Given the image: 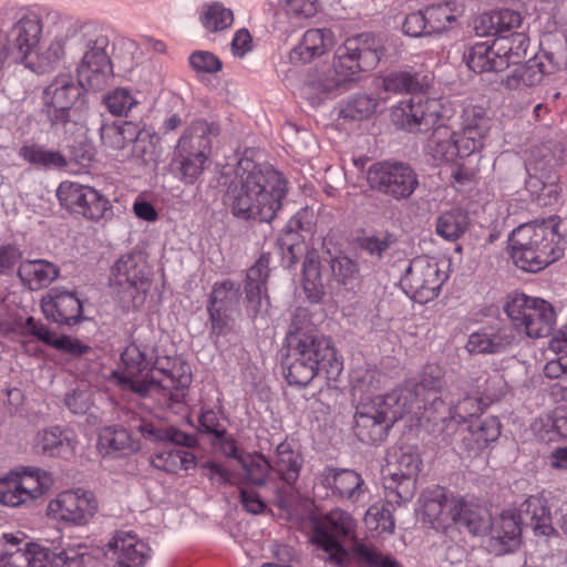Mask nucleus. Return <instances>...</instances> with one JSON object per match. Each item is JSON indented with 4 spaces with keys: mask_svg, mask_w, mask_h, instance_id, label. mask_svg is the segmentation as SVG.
<instances>
[{
    "mask_svg": "<svg viewBox=\"0 0 567 567\" xmlns=\"http://www.w3.org/2000/svg\"><path fill=\"white\" fill-rule=\"evenodd\" d=\"M322 482L340 498L349 499L354 495V472L351 470L329 468Z\"/></svg>",
    "mask_w": 567,
    "mask_h": 567,
    "instance_id": "obj_55",
    "label": "nucleus"
},
{
    "mask_svg": "<svg viewBox=\"0 0 567 567\" xmlns=\"http://www.w3.org/2000/svg\"><path fill=\"white\" fill-rule=\"evenodd\" d=\"M333 45V33L330 29H309L300 43L290 52L291 61L309 63L322 56Z\"/></svg>",
    "mask_w": 567,
    "mask_h": 567,
    "instance_id": "obj_38",
    "label": "nucleus"
},
{
    "mask_svg": "<svg viewBox=\"0 0 567 567\" xmlns=\"http://www.w3.org/2000/svg\"><path fill=\"white\" fill-rule=\"evenodd\" d=\"M487 550L502 556L513 553L520 545L523 528L516 518L515 511H504L502 514L488 522Z\"/></svg>",
    "mask_w": 567,
    "mask_h": 567,
    "instance_id": "obj_25",
    "label": "nucleus"
},
{
    "mask_svg": "<svg viewBox=\"0 0 567 567\" xmlns=\"http://www.w3.org/2000/svg\"><path fill=\"white\" fill-rule=\"evenodd\" d=\"M468 226V215L462 209L454 208L439 215L435 233L447 241H455L466 233Z\"/></svg>",
    "mask_w": 567,
    "mask_h": 567,
    "instance_id": "obj_48",
    "label": "nucleus"
},
{
    "mask_svg": "<svg viewBox=\"0 0 567 567\" xmlns=\"http://www.w3.org/2000/svg\"><path fill=\"white\" fill-rule=\"evenodd\" d=\"M289 349H293L296 354L310 357L312 361H319L318 367L323 371L328 384L338 388L339 378L343 370V363L338 358L337 351L329 338L324 337L310 323H305L295 317L286 336Z\"/></svg>",
    "mask_w": 567,
    "mask_h": 567,
    "instance_id": "obj_9",
    "label": "nucleus"
},
{
    "mask_svg": "<svg viewBox=\"0 0 567 567\" xmlns=\"http://www.w3.org/2000/svg\"><path fill=\"white\" fill-rule=\"evenodd\" d=\"M123 372L118 378L124 389L141 398H153L162 408L173 410L185 402L193 382L190 365L175 359L168 368L158 367L155 347L130 343L121 353Z\"/></svg>",
    "mask_w": 567,
    "mask_h": 567,
    "instance_id": "obj_3",
    "label": "nucleus"
},
{
    "mask_svg": "<svg viewBox=\"0 0 567 567\" xmlns=\"http://www.w3.org/2000/svg\"><path fill=\"white\" fill-rule=\"evenodd\" d=\"M81 53L76 66V82L70 74H60L43 90L42 113L53 128H63L74 123V104L86 91H102L113 76L109 35L97 28H85L75 33L68 45Z\"/></svg>",
    "mask_w": 567,
    "mask_h": 567,
    "instance_id": "obj_2",
    "label": "nucleus"
},
{
    "mask_svg": "<svg viewBox=\"0 0 567 567\" xmlns=\"http://www.w3.org/2000/svg\"><path fill=\"white\" fill-rule=\"evenodd\" d=\"M463 60L475 73L501 72L507 69V60L496 51V39L492 43H474L464 52Z\"/></svg>",
    "mask_w": 567,
    "mask_h": 567,
    "instance_id": "obj_36",
    "label": "nucleus"
},
{
    "mask_svg": "<svg viewBox=\"0 0 567 567\" xmlns=\"http://www.w3.org/2000/svg\"><path fill=\"white\" fill-rule=\"evenodd\" d=\"M239 297V284L230 279L217 281L212 288L207 307H214L217 310L233 312L238 305Z\"/></svg>",
    "mask_w": 567,
    "mask_h": 567,
    "instance_id": "obj_53",
    "label": "nucleus"
},
{
    "mask_svg": "<svg viewBox=\"0 0 567 567\" xmlns=\"http://www.w3.org/2000/svg\"><path fill=\"white\" fill-rule=\"evenodd\" d=\"M239 464L248 483L256 486L266 484L269 471L271 470V463L262 454L255 453L254 455H248L240 458Z\"/></svg>",
    "mask_w": 567,
    "mask_h": 567,
    "instance_id": "obj_57",
    "label": "nucleus"
},
{
    "mask_svg": "<svg viewBox=\"0 0 567 567\" xmlns=\"http://www.w3.org/2000/svg\"><path fill=\"white\" fill-rule=\"evenodd\" d=\"M369 187L396 202L409 199L420 186L419 175L408 163L382 161L372 164L365 173Z\"/></svg>",
    "mask_w": 567,
    "mask_h": 567,
    "instance_id": "obj_15",
    "label": "nucleus"
},
{
    "mask_svg": "<svg viewBox=\"0 0 567 567\" xmlns=\"http://www.w3.org/2000/svg\"><path fill=\"white\" fill-rule=\"evenodd\" d=\"M433 75L424 70H400L388 73L381 79L385 92L416 94L432 84Z\"/></svg>",
    "mask_w": 567,
    "mask_h": 567,
    "instance_id": "obj_35",
    "label": "nucleus"
},
{
    "mask_svg": "<svg viewBox=\"0 0 567 567\" xmlns=\"http://www.w3.org/2000/svg\"><path fill=\"white\" fill-rule=\"evenodd\" d=\"M95 156L94 146L86 140H75L72 144L68 145V168L75 165L80 168L90 167Z\"/></svg>",
    "mask_w": 567,
    "mask_h": 567,
    "instance_id": "obj_60",
    "label": "nucleus"
},
{
    "mask_svg": "<svg viewBox=\"0 0 567 567\" xmlns=\"http://www.w3.org/2000/svg\"><path fill=\"white\" fill-rule=\"evenodd\" d=\"M564 157L563 145L555 141H547L532 148L525 163V188L538 205L547 206L557 202L560 188L556 167L564 163Z\"/></svg>",
    "mask_w": 567,
    "mask_h": 567,
    "instance_id": "obj_7",
    "label": "nucleus"
},
{
    "mask_svg": "<svg viewBox=\"0 0 567 567\" xmlns=\"http://www.w3.org/2000/svg\"><path fill=\"white\" fill-rule=\"evenodd\" d=\"M62 208L87 220H110L114 216L109 198L89 185L64 181L56 188Z\"/></svg>",
    "mask_w": 567,
    "mask_h": 567,
    "instance_id": "obj_17",
    "label": "nucleus"
},
{
    "mask_svg": "<svg viewBox=\"0 0 567 567\" xmlns=\"http://www.w3.org/2000/svg\"><path fill=\"white\" fill-rule=\"evenodd\" d=\"M480 388L482 389V396L493 403L499 401L506 394L507 382L499 371H493L485 378L484 384Z\"/></svg>",
    "mask_w": 567,
    "mask_h": 567,
    "instance_id": "obj_63",
    "label": "nucleus"
},
{
    "mask_svg": "<svg viewBox=\"0 0 567 567\" xmlns=\"http://www.w3.org/2000/svg\"><path fill=\"white\" fill-rule=\"evenodd\" d=\"M302 239L301 235L288 234V230L280 231L277 239V247L282 255V265L285 268H290L296 262V248L300 245Z\"/></svg>",
    "mask_w": 567,
    "mask_h": 567,
    "instance_id": "obj_64",
    "label": "nucleus"
},
{
    "mask_svg": "<svg viewBox=\"0 0 567 567\" xmlns=\"http://www.w3.org/2000/svg\"><path fill=\"white\" fill-rule=\"evenodd\" d=\"M319 361H312L305 354H296L293 349L288 348V355L282 362L285 377L290 385L306 386L315 377L323 375L318 367Z\"/></svg>",
    "mask_w": 567,
    "mask_h": 567,
    "instance_id": "obj_39",
    "label": "nucleus"
},
{
    "mask_svg": "<svg viewBox=\"0 0 567 567\" xmlns=\"http://www.w3.org/2000/svg\"><path fill=\"white\" fill-rule=\"evenodd\" d=\"M440 375L424 372L420 381H408L384 395L375 396L369 404L357 405V439L368 444H379L389 434L394 423L404 415L445 421L463 417L465 405L476 406V399L466 396L454 404L442 390Z\"/></svg>",
    "mask_w": 567,
    "mask_h": 567,
    "instance_id": "obj_1",
    "label": "nucleus"
},
{
    "mask_svg": "<svg viewBox=\"0 0 567 567\" xmlns=\"http://www.w3.org/2000/svg\"><path fill=\"white\" fill-rule=\"evenodd\" d=\"M302 288L310 303H320L324 296L321 260L316 250L306 254L302 262Z\"/></svg>",
    "mask_w": 567,
    "mask_h": 567,
    "instance_id": "obj_41",
    "label": "nucleus"
},
{
    "mask_svg": "<svg viewBox=\"0 0 567 567\" xmlns=\"http://www.w3.org/2000/svg\"><path fill=\"white\" fill-rule=\"evenodd\" d=\"M286 195L287 181L280 172L270 165L241 158L223 202L238 220L270 224L281 209Z\"/></svg>",
    "mask_w": 567,
    "mask_h": 567,
    "instance_id": "obj_4",
    "label": "nucleus"
},
{
    "mask_svg": "<svg viewBox=\"0 0 567 567\" xmlns=\"http://www.w3.org/2000/svg\"><path fill=\"white\" fill-rule=\"evenodd\" d=\"M9 546L0 554V567H82L84 564L85 546L79 545L61 550L25 542L18 535L3 534Z\"/></svg>",
    "mask_w": 567,
    "mask_h": 567,
    "instance_id": "obj_8",
    "label": "nucleus"
},
{
    "mask_svg": "<svg viewBox=\"0 0 567 567\" xmlns=\"http://www.w3.org/2000/svg\"><path fill=\"white\" fill-rule=\"evenodd\" d=\"M529 45V39L524 32L514 31L506 37L496 39V51L509 65H517L525 58Z\"/></svg>",
    "mask_w": 567,
    "mask_h": 567,
    "instance_id": "obj_54",
    "label": "nucleus"
},
{
    "mask_svg": "<svg viewBox=\"0 0 567 567\" xmlns=\"http://www.w3.org/2000/svg\"><path fill=\"white\" fill-rule=\"evenodd\" d=\"M455 7V1H444L429 4L423 9L431 35L442 33L452 27L456 21Z\"/></svg>",
    "mask_w": 567,
    "mask_h": 567,
    "instance_id": "obj_50",
    "label": "nucleus"
},
{
    "mask_svg": "<svg viewBox=\"0 0 567 567\" xmlns=\"http://www.w3.org/2000/svg\"><path fill=\"white\" fill-rule=\"evenodd\" d=\"M78 440L70 429L51 426L37 436V447L42 455L69 460L75 455Z\"/></svg>",
    "mask_w": 567,
    "mask_h": 567,
    "instance_id": "obj_33",
    "label": "nucleus"
},
{
    "mask_svg": "<svg viewBox=\"0 0 567 567\" xmlns=\"http://www.w3.org/2000/svg\"><path fill=\"white\" fill-rule=\"evenodd\" d=\"M97 512V501L93 493L78 488L64 491L48 505V514L68 524L85 525Z\"/></svg>",
    "mask_w": 567,
    "mask_h": 567,
    "instance_id": "obj_21",
    "label": "nucleus"
},
{
    "mask_svg": "<svg viewBox=\"0 0 567 567\" xmlns=\"http://www.w3.org/2000/svg\"><path fill=\"white\" fill-rule=\"evenodd\" d=\"M394 244H396V237L389 231H377L357 237V247L377 259H381Z\"/></svg>",
    "mask_w": 567,
    "mask_h": 567,
    "instance_id": "obj_56",
    "label": "nucleus"
},
{
    "mask_svg": "<svg viewBox=\"0 0 567 567\" xmlns=\"http://www.w3.org/2000/svg\"><path fill=\"white\" fill-rule=\"evenodd\" d=\"M22 257L23 250L17 243L0 244V277H11Z\"/></svg>",
    "mask_w": 567,
    "mask_h": 567,
    "instance_id": "obj_62",
    "label": "nucleus"
},
{
    "mask_svg": "<svg viewBox=\"0 0 567 567\" xmlns=\"http://www.w3.org/2000/svg\"><path fill=\"white\" fill-rule=\"evenodd\" d=\"M209 159L174 150L171 163L174 175L185 185H194L203 175Z\"/></svg>",
    "mask_w": 567,
    "mask_h": 567,
    "instance_id": "obj_46",
    "label": "nucleus"
},
{
    "mask_svg": "<svg viewBox=\"0 0 567 567\" xmlns=\"http://www.w3.org/2000/svg\"><path fill=\"white\" fill-rule=\"evenodd\" d=\"M357 567H403L390 553L357 537Z\"/></svg>",
    "mask_w": 567,
    "mask_h": 567,
    "instance_id": "obj_52",
    "label": "nucleus"
},
{
    "mask_svg": "<svg viewBox=\"0 0 567 567\" xmlns=\"http://www.w3.org/2000/svg\"><path fill=\"white\" fill-rule=\"evenodd\" d=\"M217 134L218 127L214 123L202 118L195 120L184 130L175 150L209 159L213 136Z\"/></svg>",
    "mask_w": 567,
    "mask_h": 567,
    "instance_id": "obj_29",
    "label": "nucleus"
},
{
    "mask_svg": "<svg viewBox=\"0 0 567 567\" xmlns=\"http://www.w3.org/2000/svg\"><path fill=\"white\" fill-rule=\"evenodd\" d=\"M446 278L434 258L419 256L409 262L400 285L412 300L426 303L437 297Z\"/></svg>",
    "mask_w": 567,
    "mask_h": 567,
    "instance_id": "obj_18",
    "label": "nucleus"
},
{
    "mask_svg": "<svg viewBox=\"0 0 567 567\" xmlns=\"http://www.w3.org/2000/svg\"><path fill=\"white\" fill-rule=\"evenodd\" d=\"M504 311L515 330L522 329L533 339L549 336L556 322V313L549 302L525 293L511 296L504 306Z\"/></svg>",
    "mask_w": 567,
    "mask_h": 567,
    "instance_id": "obj_14",
    "label": "nucleus"
},
{
    "mask_svg": "<svg viewBox=\"0 0 567 567\" xmlns=\"http://www.w3.org/2000/svg\"><path fill=\"white\" fill-rule=\"evenodd\" d=\"M103 103L111 114L123 116L127 115L140 101L133 95L131 90L117 87L104 96Z\"/></svg>",
    "mask_w": 567,
    "mask_h": 567,
    "instance_id": "obj_59",
    "label": "nucleus"
},
{
    "mask_svg": "<svg viewBox=\"0 0 567 567\" xmlns=\"http://www.w3.org/2000/svg\"><path fill=\"white\" fill-rule=\"evenodd\" d=\"M19 156L25 162L44 169H66L65 155L59 151L47 150L37 144L23 145L19 148Z\"/></svg>",
    "mask_w": 567,
    "mask_h": 567,
    "instance_id": "obj_47",
    "label": "nucleus"
},
{
    "mask_svg": "<svg viewBox=\"0 0 567 567\" xmlns=\"http://www.w3.org/2000/svg\"><path fill=\"white\" fill-rule=\"evenodd\" d=\"M489 118L481 106L464 110L462 128L453 132L458 148V158L468 157L480 152L489 131Z\"/></svg>",
    "mask_w": 567,
    "mask_h": 567,
    "instance_id": "obj_23",
    "label": "nucleus"
},
{
    "mask_svg": "<svg viewBox=\"0 0 567 567\" xmlns=\"http://www.w3.org/2000/svg\"><path fill=\"white\" fill-rule=\"evenodd\" d=\"M52 477L39 467H24L0 478V503L17 507L34 501L50 489Z\"/></svg>",
    "mask_w": 567,
    "mask_h": 567,
    "instance_id": "obj_19",
    "label": "nucleus"
},
{
    "mask_svg": "<svg viewBox=\"0 0 567 567\" xmlns=\"http://www.w3.org/2000/svg\"><path fill=\"white\" fill-rule=\"evenodd\" d=\"M383 54L384 45L380 37L373 33L357 34V71L375 69Z\"/></svg>",
    "mask_w": 567,
    "mask_h": 567,
    "instance_id": "obj_44",
    "label": "nucleus"
},
{
    "mask_svg": "<svg viewBox=\"0 0 567 567\" xmlns=\"http://www.w3.org/2000/svg\"><path fill=\"white\" fill-rule=\"evenodd\" d=\"M523 530L530 529L535 536L549 537L556 534L547 499L540 495L528 496L516 512Z\"/></svg>",
    "mask_w": 567,
    "mask_h": 567,
    "instance_id": "obj_28",
    "label": "nucleus"
},
{
    "mask_svg": "<svg viewBox=\"0 0 567 567\" xmlns=\"http://www.w3.org/2000/svg\"><path fill=\"white\" fill-rule=\"evenodd\" d=\"M452 107L443 99L413 95L391 109V122L396 128L409 133L427 132L439 122L452 115Z\"/></svg>",
    "mask_w": 567,
    "mask_h": 567,
    "instance_id": "obj_12",
    "label": "nucleus"
},
{
    "mask_svg": "<svg viewBox=\"0 0 567 567\" xmlns=\"http://www.w3.org/2000/svg\"><path fill=\"white\" fill-rule=\"evenodd\" d=\"M146 261L141 252L121 256L111 268L110 284L123 308H138L150 287Z\"/></svg>",
    "mask_w": 567,
    "mask_h": 567,
    "instance_id": "obj_13",
    "label": "nucleus"
},
{
    "mask_svg": "<svg viewBox=\"0 0 567 567\" xmlns=\"http://www.w3.org/2000/svg\"><path fill=\"white\" fill-rule=\"evenodd\" d=\"M354 81V38L347 37L333 55L332 68L323 79L316 82L321 92L348 89Z\"/></svg>",
    "mask_w": 567,
    "mask_h": 567,
    "instance_id": "obj_26",
    "label": "nucleus"
},
{
    "mask_svg": "<svg viewBox=\"0 0 567 567\" xmlns=\"http://www.w3.org/2000/svg\"><path fill=\"white\" fill-rule=\"evenodd\" d=\"M546 66L544 61L529 60L526 64L516 66L507 76L502 81V84L508 90H522L524 87H532L539 84L545 74L555 72Z\"/></svg>",
    "mask_w": 567,
    "mask_h": 567,
    "instance_id": "obj_40",
    "label": "nucleus"
},
{
    "mask_svg": "<svg viewBox=\"0 0 567 567\" xmlns=\"http://www.w3.org/2000/svg\"><path fill=\"white\" fill-rule=\"evenodd\" d=\"M422 464L417 446L402 445L388 452L383 485L389 503L400 505L413 498Z\"/></svg>",
    "mask_w": 567,
    "mask_h": 567,
    "instance_id": "obj_10",
    "label": "nucleus"
},
{
    "mask_svg": "<svg viewBox=\"0 0 567 567\" xmlns=\"http://www.w3.org/2000/svg\"><path fill=\"white\" fill-rule=\"evenodd\" d=\"M271 259V252L264 251L246 271L244 280L246 312L252 320L265 319L269 311L268 278Z\"/></svg>",
    "mask_w": 567,
    "mask_h": 567,
    "instance_id": "obj_20",
    "label": "nucleus"
},
{
    "mask_svg": "<svg viewBox=\"0 0 567 567\" xmlns=\"http://www.w3.org/2000/svg\"><path fill=\"white\" fill-rule=\"evenodd\" d=\"M118 567H142L150 558V547L132 532L118 530L109 542Z\"/></svg>",
    "mask_w": 567,
    "mask_h": 567,
    "instance_id": "obj_32",
    "label": "nucleus"
},
{
    "mask_svg": "<svg viewBox=\"0 0 567 567\" xmlns=\"http://www.w3.org/2000/svg\"><path fill=\"white\" fill-rule=\"evenodd\" d=\"M326 261L330 266L332 279L352 290L354 282V238L351 226L338 224L322 239Z\"/></svg>",
    "mask_w": 567,
    "mask_h": 567,
    "instance_id": "obj_16",
    "label": "nucleus"
},
{
    "mask_svg": "<svg viewBox=\"0 0 567 567\" xmlns=\"http://www.w3.org/2000/svg\"><path fill=\"white\" fill-rule=\"evenodd\" d=\"M136 429L144 440L154 444H174L185 447L198 445L195 434L185 433L173 425H166L158 421L142 420Z\"/></svg>",
    "mask_w": 567,
    "mask_h": 567,
    "instance_id": "obj_34",
    "label": "nucleus"
},
{
    "mask_svg": "<svg viewBox=\"0 0 567 567\" xmlns=\"http://www.w3.org/2000/svg\"><path fill=\"white\" fill-rule=\"evenodd\" d=\"M99 443L107 455H126L140 450L138 441H135L126 429L117 425L105 426L100 433Z\"/></svg>",
    "mask_w": 567,
    "mask_h": 567,
    "instance_id": "obj_45",
    "label": "nucleus"
},
{
    "mask_svg": "<svg viewBox=\"0 0 567 567\" xmlns=\"http://www.w3.org/2000/svg\"><path fill=\"white\" fill-rule=\"evenodd\" d=\"M443 122L435 125L427 142V152L439 163H453L458 158V148L453 132Z\"/></svg>",
    "mask_w": 567,
    "mask_h": 567,
    "instance_id": "obj_42",
    "label": "nucleus"
},
{
    "mask_svg": "<svg viewBox=\"0 0 567 567\" xmlns=\"http://www.w3.org/2000/svg\"><path fill=\"white\" fill-rule=\"evenodd\" d=\"M364 526L371 536L391 535L395 529V519L389 506L383 503L371 505L363 518Z\"/></svg>",
    "mask_w": 567,
    "mask_h": 567,
    "instance_id": "obj_51",
    "label": "nucleus"
},
{
    "mask_svg": "<svg viewBox=\"0 0 567 567\" xmlns=\"http://www.w3.org/2000/svg\"><path fill=\"white\" fill-rule=\"evenodd\" d=\"M44 317L60 327H73L85 320L83 302L75 290L55 286L41 299Z\"/></svg>",
    "mask_w": 567,
    "mask_h": 567,
    "instance_id": "obj_22",
    "label": "nucleus"
},
{
    "mask_svg": "<svg viewBox=\"0 0 567 567\" xmlns=\"http://www.w3.org/2000/svg\"><path fill=\"white\" fill-rule=\"evenodd\" d=\"M517 334L512 324L496 322L468 336L466 350L477 354H499L514 348Z\"/></svg>",
    "mask_w": 567,
    "mask_h": 567,
    "instance_id": "obj_24",
    "label": "nucleus"
},
{
    "mask_svg": "<svg viewBox=\"0 0 567 567\" xmlns=\"http://www.w3.org/2000/svg\"><path fill=\"white\" fill-rule=\"evenodd\" d=\"M311 544L326 556L324 560L334 567H350L351 555L346 540L354 539V520L348 512L334 508L328 513L309 515Z\"/></svg>",
    "mask_w": 567,
    "mask_h": 567,
    "instance_id": "obj_6",
    "label": "nucleus"
},
{
    "mask_svg": "<svg viewBox=\"0 0 567 567\" xmlns=\"http://www.w3.org/2000/svg\"><path fill=\"white\" fill-rule=\"evenodd\" d=\"M501 435V422L496 416L476 417L462 431L461 445L470 454L477 455Z\"/></svg>",
    "mask_w": 567,
    "mask_h": 567,
    "instance_id": "obj_30",
    "label": "nucleus"
},
{
    "mask_svg": "<svg viewBox=\"0 0 567 567\" xmlns=\"http://www.w3.org/2000/svg\"><path fill=\"white\" fill-rule=\"evenodd\" d=\"M42 32L41 19L37 13L23 14L10 29L6 39L16 60L25 59L38 45Z\"/></svg>",
    "mask_w": 567,
    "mask_h": 567,
    "instance_id": "obj_27",
    "label": "nucleus"
},
{
    "mask_svg": "<svg viewBox=\"0 0 567 567\" xmlns=\"http://www.w3.org/2000/svg\"><path fill=\"white\" fill-rule=\"evenodd\" d=\"M302 460L285 443L276 449V458L271 463V470L278 474L284 483L295 484L299 477Z\"/></svg>",
    "mask_w": 567,
    "mask_h": 567,
    "instance_id": "obj_49",
    "label": "nucleus"
},
{
    "mask_svg": "<svg viewBox=\"0 0 567 567\" xmlns=\"http://www.w3.org/2000/svg\"><path fill=\"white\" fill-rule=\"evenodd\" d=\"M157 155L154 134L144 125H141L138 136L134 137L132 142V156L146 166L156 163Z\"/></svg>",
    "mask_w": 567,
    "mask_h": 567,
    "instance_id": "obj_58",
    "label": "nucleus"
},
{
    "mask_svg": "<svg viewBox=\"0 0 567 567\" xmlns=\"http://www.w3.org/2000/svg\"><path fill=\"white\" fill-rule=\"evenodd\" d=\"M233 22V11L219 3H214L208 7L203 17V24L210 32H217L229 28Z\"/></svg>",
    "mask_w": 567,
    "mask_h": 567,
    "instance_id": "obj_61",
    "label": "nucleus"
},
{
    "mask_svg": "<svg viewBox=\"0 0 567 567\" xmlns=\"http://www.w3.org/2000/svg\"><path fill=\"white\" fill-rule=\"evenodd\" d=\"M511 257L515 266L527 272H537L563 255L557 225L533 221L519 225L509 236Z\"/></svg>",
    "mask_w": 567,
    "mask_h": 567,
    "instance_id": "obj_5",
    "label": "nucleus"
},
{
    "mask_svg": "<svg viewBox=\"0 0 567 567\" xmlns=\"http://www.w3.org/2000/svg\"><path fill=\"white\" fill-rule=\"evenodd\" d=\"M141 124L131 121H114L100 127L101 141L112 150H123L138 136Z\"/></svg>",
    "mask_w": 567,
    "mask_h": 567,
    "instance_id": "obj_43",
    "label": "nucleus"
},
{
    "mask_svg": "<svg viewBox=\"0 0 567 567\" xmlns=\"http://www.w3.org/2000/svg\"><path fill=\"white\" fill-rule=\"evenodd\" d=\"M424 513L435 520L451 519L454 524L465 527L473 535L487 530L486 511L473 498L453 496L443 487H436L425 499Z\"/></svg>",
    "mask_w": 567,
    "mask_h": 567,
    "instance_id": "obj_11",
    "label": "nucleus"
},
{
    "mask_svg": "<svg viewBox=\"0 0 567 567\" xmlns=\"http://www.w3.org/2000/svg\"><path fill=\"white\" fill-rule=\"evenodd\" d=\"M59 275V266L45 259L22 260L17 269V277L30 290L48 287Z\"/></svg>",
    "mask_w": 567,
    "mask_h": 567,
    "instance_id": "obj_37",
    "label": "nucleus"
},
{
    "mask_svg": "<svg viewBox=\"0 0 567 567\" xmlns=\"http://www.w3.org/2000/svg\"><path fill=\"white\" fill-rule=\"evenodd\" d=\"M522 23L518 11L501 8L483 12L474 22V30L478 37H506L515 31Z\"/></svg>",
    "mask_w": 567,
    "mask_h": 567,
    "instance_id": "obj_31",
    "label": "nucleus"
}]
</instances>
